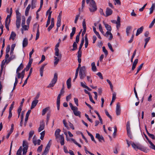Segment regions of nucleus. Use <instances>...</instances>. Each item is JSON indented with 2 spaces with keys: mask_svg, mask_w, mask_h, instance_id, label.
Wrapping results in <instances>:
<instances>
[{
  "mask_svg": "<svg viewBox=\"0 0 155 155\" xmlns=\"http://www.w3.org/2000/svg\"><path fill=\"white\" fill-rule=\"evenodd\" d=\"M59 43L60 42H59L57 43L55 46V52L54 53V55L55 56L58 57V58L56 56L54 57V64L55 66L58 64L59 60L61 59L62 57L61 54L59 53V50L58 48V47L59 46Z\"/></svg>",
  "mask_w": 155,
  "mask_h": 155,
  "instance_id": "nucleus-1",
  "label": "nucleus"
},
{
  "mask_svg": "<svg viewBox=\"0 0 155 155\" xmlns=\"http://www.w3.org/2000/svg\"><path fill=\"white\" fill-rule=\"evenodd\" d=\"M79 75L81 79H83L86 76V70L85 67L83 66L80 69Z\"/></svg>",
  "mask_w": 155,
  "mask_h": 155,
  "instance_id": "nucleus-2",
  "label": "nucleus"
},
{
  "mask_svg": "<svg viewBox=\"0 0 155 155\" xmlns=\"http://www.w3.org/2000/svg\"><path fill=\"white\" fill-rule=\"evenodd\" d=\"M89 9L91 12H94L97 10V7L95 1L91 0L90 3Z\"/></svg>",
  "mask_w": 155,
  "mask_h": 155,
  "instance_id": "nucleus-3",
  "label": "nucleus"
},
{
  "mask_svg": "<svg viewBox=\"0 0 155 155\" xmlns=\"http://www.w3.org/2000/svg\"><path fill=\"white\" fill-rule=\"evenodd\" d=\"M58 79V74L55 73L54 74V78L52 79L51 82L48 86V87H53L56 83Z\"/></svg>",
  "mask_w": 155,
  "mask_h": 155,
  "instance_id": "nucleus-4",
  "label": "nucleus"
},
{
  "mask_svg": "<svg viewBox=\"0 0 155 155\" xmlns=\"http://www.w3.org/2000/svg\"><path fill=\"white\" fill-rule=\"evenodd\" d=\"M131 145L132 147L135 150H136V149L143 151H144L146 150L145 148L144 147L140 144L137 145L134 143H133L131 144Z\"/></svg>",
  "mask_w": 155,
  "mask_h": 155,
  "instance_id": "nucleus-5",
  "label": "nucleus"
},
{
  "mask_svg": "<svg viewBox=\"0 0 155 155\" xmlns=\"http://www.w3.org/2000/svg\"><path fill=\"white\" fill-rule=\"evenodd\" d=\"M111 22L113 23L116 24V27L117 29H118L120 26V17L118 16L117 17V21L115 20H112Z\"/></svg>",
  "mask_w": 155,
  "mask_h": 155,
  "instance_id": "nucleus-6",
  "label": "nucleus"
},
{
  "mask_svg": "<svg viewBox=\"0 0 155 155\" xmlns=\"http://www.w3.org/2000/svg\"><path fill=\"white\" fill-rule=\"evenodd\" d=\"M126 127L127 135L130 138L132 139L133 137L130 131V121L127 122Z\"/></svg>",
  "mask_w": 155,
  "mask_h": 155,
  "instance_id": "nucleus-7",
  "label": "nucleus"
},
{
  "mask_svg": "<svg viewBox=\"0 0 155 155\" xmlns=\"http://www.w3.org/2000/svg\"><path fill=\"white\" fill-rule=\"evenodd\" d=\"M24 68V65L22 63H21L16 70V74H17V77L18 78H21V74L19 71L22 70Z\"/></svg>",
  "mask_w": 155,
  "mask_h": 155,
  "instance_id": "nucleus-8",
  "label": "nucleus"
},
{
  "mask_svg": "<svg viewBox=\"0 0 155 155\" xmlns=\"http://www.w3.org/2000/svg\"><path fill=\"white\" fill-rule=\"evenodd\" d=\"M121 109L120 108V104L119 103H117L116 105V112L117 115L118 116L120 113Z\"/></svg>",
  "mask_w": 155,
  "mask_h": 155,
  "instance_id": "nucleus-9",
  "label": "nucleus"
},
{
  "mask_svg": "<svg viewBox=\"0 0 155 155\" xmlns=\"http://www.w3.org/2000/svg\"><path fill=\"white\" fill-rule=\"evenodd\" d=\"M95 137L99 141L101 142H102V140L104 142L105 141L102 135H101L98 133L96 134Z\"/></svg>",
  "mask_w": 155,
  "mask_h": 155,
  "instance_id": "nucleus-10",
  "label": "nucleus"
},
{
  "mask_svg": "<svg viewBox=\"0 0 155 155\" xmlns=\"http://www.w3.org/2000/svg\"><path fill=\"white\" fill-rule=\"evenodd\" d=\"M45 123L43 121H42L40 123V127L38 129V132H40L43 130L45 128Z\"/></svg>",
  "mask_w": 155,
  "mask_h": 155,
  "instance_id": "nucleus-11",
  "label": "nucleus"
},
{
  "mask_svg": "<svg viewBox=\"0 0 155 155\" xmlns=\"http://www.w3.org/2000/svg\"><path fill=\"white\" fill-rule=\"evenodd\" d=\"M82 25L83 28V31L82 33V36H83L85 33L86 30V27L85 19H84L83 21Z\"/></svg>",
  "mask_w": 155,
  "mask_h": 155,
  "instance_id": "nucleus-12",
  "label": "nucleus"
},
{
  "mask_svg": "<svg viewBox=\"0 0 155 155\" xmlns=\"http://www.w3.org/2000/svg\"><path fill=\"white\" fill-rule=\"evenodd\" d=\"M145 137L147 140L148 141L149 144H150V148L155 150V145L148 138L147 136L145 135Z\"/></svg>",
  "mask_w": 155,
  "mask_h": 155,
  "instance_id": "nucleus-13",
  "label": "nucleus"
},
{
  "mask_svg": "<svg viewBox=\"0 0 155 155\" xmlns=\"http://www.w3.org/2000/svg\"><path fill=\"white\" fill-rule=\"evenodd\" d=\"M113 13L112 10L109 8H107L106 10V17H107L109 15H111Z\"/></svg>",
  "mask_w": 155,
  "mask_h": 155,
  "instance_id": "nucleus-14",
  "label": "nucleus"
},
{
  "mask_svg": "<svg viewBox=\"0 0 155 155\" xmlns=\"http://www.w3.org/2000/svg\"><path fill=\"white\" fill-rule=\"evenodd\" d=\"M38 102V100L36 99L34 100L32 102L31 109H32L34 108L36 106Z\"/></svg>",
  "mask_w": 155,
  "mask_h": 155,
  "instance_id": "nucleus-15",
  "label": "nucleus"
},
{
  "mask_svg": "<svg viewBox=\"0 0 155 155\" xmlns=\"http://www.w3.org/2000/svg\"><path fill=\"white\" fill-rule=\"evenodd\" d=\"M78 110V108L77 107V109L74 108V110H72L73 111V113H74V114L75 116H79V117H80L81 113V112L80 111Z\"/></svg>",
  "mask_w": 155,
  "mask_h": 155,
  "instance_id": "nucleus-16",
  "label": "nucleus"
},
{
  "mask_svg": "<svg viewBox=\"0 0 155 155\" xmlns=\"http://www.w3.org/2000/svg\"><path fill=\"white\" fill-rule=\"evenodd\" d=\"M143 28H144L143 26H141L140 28H138L137 30V32L136 34V36H137L140 33H141L143 31Z\"/></svg>",
  "mask_w": 155,
  "mask_h": 155,
  "instance_id": "nucleus-17",
  "label": "nucleus"
},
{
  "mask_svg": "<svg viewBox=\"0 0 155 155\" xmlns=\"http://www.w3.org/2000/svg\"><path fill=\"white\" fill-rule=\"evenodd\" d=\"M50 145L49 144V143H48L45 147V150L43 153V154H45V155H46L47 153H48V152L49 151V150L50 149Z\"/></svg>",
  "mask_w": 155,
  "mask_h": 155,
  "instance_id": "nucleus-18",
  "label": "nucleus"
},
{
  "mask_svg": "<svg viewBox=\"0 0 155 155\" xmlns=\"http://www.w3.org/2000/svg\"><path fill=\"white\" fill-rule=\"evenodd\" d=\"M103 24L106 29L107 30V31H111L112 30L111 26L108 24L105 23L104 21H103Z\"/></svg>",
  "mask_w": 155,
  "mask_h": 155,
  "instance_id": "nucleus-19",
  "label": "nucleus"
},
{
  "mask_svg": "<svg viewBox=\"0 0 155 155\" xmlns=\"http://www.w3.org/2000/svg\"><path fill=\"white\" fill-rule=\"evenodd\" d=\"M28 39L26 38H25L23 40L22 46L23 48H25L28 45Z\"/></svg>",
  "mask_w": 155,
  "mask_h": 155,
  "instance_id": "nucleus-20",
  "label": "nucleus"
},
{
  "mask_svg": "<svg viewBox=\"0 0 155 155\" xmlns=\"http://www.w3.org/2000/svg\"><path fill=\"white\" fill-rule=\"evenodd\" d=\"M67 87L69 89L71 87V78H69L67 81L66 82Z\"/></svg>",
  "mask_w": 155,
  "mask_h": 155,
  "instance_id": "nucleus-21",
  "label": "nucleus"
},
{
  "mask_svg": "<svg viewBox=\"0 0 155 155\" xmlns=\"http://www.w3.org/2000/svg\"><path fill=\"white\" fill-rule=\"evenodd\" d=\"M21 20V19H19V18L16 19V27L18 29L20 26Z\"/></svg>",
  "mask_w": 155,
  "mask_h": 155,
  "instance_id": "nucleus-22",
  "label": "nucleus"
},
{
  "mask_svg": "<svg viewBox=\"0 0 155 155\" xmlns=\"http://www.w3.org/2000/svg\"><path fill=\"white\" fill-rule=\"evenodd\" d=\"M39 25H38L37 23H36L34 24L33 26V31L35 32V31L39 29Z\"/></svg>",
  "mask_w": 155,
  "mask_h": 155,
  "instance_id": "nucleus-23",
  "label": "nucleus"
},
{
  "mask_svg": "<svg viewBox=\"0 0 155 155\" xmlns=\"http://www.w3.org/2000/svg\"><path fill=\"white\" fill-rule=\"evenodd\" d=\"M76 29V28L75 27H73L72 28V32L71 33L70 35L71 39H72V37L75 33Z\"/></svg>",
  "mask_w": 155,
  "mask_h": 155,
  "instance_id": "nucleus-24",
  "label": "nucleus"
},
{
  "mask_svg": "<svg viewBox=\"0 0 155 155\" xmlns=\"http://www.w3.org/2000/svg\"><path fill=\"white\" fill-rule=\"evenodd\" d=\"M108 35H110L109 40H111L112 39L113 37L112 34L110 32V31H107L104 35L106 37H107Z\"/></svg>",
  "mask_w": 155,
  "mask_h": 155,
  "instance_id": "nucleus-25",
  "label": "nucleus"
},
{
  "mask_svg": "<svg viewBox=\"0 0 155 155\" xmlns=\"http://www.w3.org/2000/svg\"><path fill=\"white\" fill-rule=\"evenodd\" d=\"M60 132L61 130L59 129H58L56 130L55 132V136L56 139L59 138V135Z\"/></svg>",
  "mask_w": 155,
  "mask_h": 155,
  "instance_id": "nucleus-26",
  "label": "nucleus"
},
{
  "mask_svg": "<svg viewBox=\"0 0 155 155\" xmlns=\"http://www.w3.org/2000/svg\"><path fill=\"white\" fill-rule=\"evenodd\" d=\"M138 59H136L134 60L132 65V70H134V69L136 67V65H137L138 63Z\"/></svg>",
  "mask_w": 155,
  "mask_h": 155,
  "instance_id": "nucleus-27",
  "label": "nucleus"
},
{
  "mask_svg": "<svg viewBox=\"0 0 155 155\" xmlns=\"http://www.w3.org/2000/svg\"><path fill=\"white\" fill-rule=\"evenodd\" d=\"M16 36V34L15 33L14 31H12L10 35L9 39H12L13 40H14L15 39Z\"/></svg>",
  "mask_w": 155,
  "mask_h": 155,
  "instance_id": "nucleus-28",
  "label": "nucleus"
},
{
  "mask_svg": "<svg viewBox=\"0 0 155 155\" xmlns=\"http://www.w3.org/2000/svg\"><path fill=\"white\" fill-rule=\"evenodd\" d=\"M60 143L61 145H63L64 144V137L63 135H60Z\"/></svg>",
  "mask_w": 155,
  "mask_h": 155,
  "instance_id": "nucleus-29",
  "label": "nucleus"
},
{
  "mask_svg": "<svg viewBox=\"0 0 155 155\" xmlns=\"http://www.w3.org/2000/svg\"><path fill=\"white\" fill-rule=\"evenodd\" d=\"M155 8V4L154 3L152 4L151 7L149 8L150 10V14H151L153 12L154 9Z\"/></svg>",
  "mask_w": 155,
  "mask_h": 155,
  "instance_id": "nucleus-30",
  "label": "nucleus"
},
{
  "mask_svg": "<svg viewBox=\"0 0 155 155\" xmlns=\"http://www.w3.org/2000/svg\"><path fill=\"white\" fill-rule=\"evenodd\" d=\"M23 148H22L23 150V155H25L27 151V150L28 149V147H27L26 146H23Z\"/></svg>",
  "mask_w": 155,
  "mask_h": 155,
  "instance_id": "nucleus-31",
  "label": "nucleus"
},
{
  "mask_svg": "<svg viewBox=\"0 0 155 155\" xmlns=\"http://www.w3.org/2000/svg\"><path fill=\"white\" fill-rule=\"evenodd\" d=\"M91 66L92 67V70L93 71H96L97 70L96 67L95 65L94 62H93L91 64Z\"/></svg>",
  "mask_w": 155,
  "mask_h": 155,
  "instance_id": "nucleus-32",
  "label": "nucleus"
},
{
  "mask_svg": "<svg viewBox=\"0 0 155 155\" xmlns=\"http://www.w3.org/2000/svg\"><path fill=\"white\" fill-rule=\"evenodd\" d=\"M49 109L50 107H47L44 109L42 110V115H45L46 112L49 110Z\"/></svg>",
  "mask_w": 155,
  "mask_h": 155,
  "instance_id": "nucleus-33",
  "label": "nucleus"
},
{
  "mask_svg": "<svg viewBox=\"0 0 155 155\" xmlns=\"http://www.w3.org/2000/svg\"><path fill=\"white\" fill-rule=\"evenodd\" d=\"M41 141L40 139H38L37 140H33V142L35 145H36V144L40 145V144Z\"/></svg>",
  "mask_w": 155,
  "mask_h": 155,
  "instance_id": "nucleus-34",
  "label": "nucleus"
},
{
  "mask_svg": "<svg viewBox=\"0 0 155 155\" xmlns=\"http://www.w3.org/2000/svg\"><path fill=\"white\" fill-rule=\"evenodd\" d=\"M22 150V147L21 146L19 149L17 151L16 155H21V152Z\"/></svg>",
  "mask_w": 155,
  "mask_h": 155,
  "instance_id": "nucleus-35",
  "label": "nucleus"
},
{
  "mask_svg": "<svg viewBox=\"0 0 155 155\" xmlns=\"http://www.w3.org/2000/svg\"><path fill=\"white\" fill-rule=\"evenodd\" d=\"M16 19L17 18H19V19L21 18V13L19 12L18 10H17L16 11Z\"/></svg>",
  "mask_w": 155,
  "mask_h": 155,
  "instance_id": "nucleus-36",
  "label": "nucleus"
},
{
  "mask_svg": "<svg viewBox=\"0 0 155 155\" xmlns=\"http://www.w3.org/2000/svg\"><path fill=\"white\" fill-rule=\"evenodd\" d=\"M116 94L114 92L113 94V96H112V98L111 101L110 103V105H111L112 103L114 101L115 99L116 98Z\"/></svg>",
  "mask_w": 155,
  "mask_h": 155,
  "instance_id": "nucleus-37",
  "label": "nucleus"
},
{
  "mask_svg": "<svg viewBox=\"0 0 155 155\" xmlns=\"http://www.w3.org/2000/svg\"><path fill=\"white\" fill-rule=\"evenodd\" d=\"M14 124H12L11 125V128L10 130V131L8 134L9 135V136H10L11 134L12 133V132L13 131V130H14Z\"/></svg>",
  "mask_w": 155,
  "mask_h": 155,
  "instance_id": "nucleus-38",
  "label": "nucleus"
},
{
  "mask_svg": "<svg viewBox=\"0 0 155 155\" xmlns=\"http://www.w3.org/2000/svg\"><path fill=\"white\" fill-rule=\"evenodd\" d=\"M84 42V39L83 38H82L81 43L80 44L79 50H81V49Z\"/></svg>",
  "mask_w": 155,
  "mask_h": 155,
  "instance_id": "nucleus-39",
  "label": "nucleus"
},
{
  "mask_svg": "<svg viewBox=\"0 0 155 155\" xmlns=\"http://www.w3.org/2000/svg\"><path fill=\"white\" fill-rule=\"evenodd\" d=\"M143 63L141 64L137 68V69L136 73L135 74H137L139 71L141 69L143 65Z\"/></svg>",
  "mask_w": 155,
  "mask_h": 155,
  "instance_id": "nucleus-40",
  "label": "nucleus"
},
{
  "mask_svg": "<svg viewBox=\"0 0 155 155\" xmlns=\"http://www.w3.org/2000/svg\"><path fill=\"white\" fill-rule=\"evenodd\" d=\"M99 29L100 31L102 33V34L104 35V32L102 28V25L101 24L99 25Z\"/></svg>",
  "mask_w": 155,
  "mask_h": 155,
  "instance_id": "nucleus-41",
  "label": "nucleus"
},
{
  "mask_svg": "<svg viewBox=\"0 0 155 155\" xmlns=\"http://www.w3.org/2000/svg\"><path fill=\"white\" fill-rule=\"evenodd\" d=\"M77 43L76 42H74L73 45V48L71 50L72 51H74L77 49Z\"/></svg>",
  "mask_w": 155,
  "mask_h": 155,
  "instance_id": "nucleus-42",
  "label": "nucleus"
},
{
  "mask_svg": "<svg viewBox=\"0 0 155 155\" xmlns=\"http://www.w3.org/2000/svg\"><path fill=\"white\" fill-rule=\"evenodd\" d=\"M21 120L20 123V126L21 127H22L23 124V113H21Z\"/></svg>",
  "mask_w": 155,
  "mask_h": 155,
  "instance_id": "nucleus-43",
  "label": "nucleus"
},
{
  "mask_svg": "<svg viewBox=\"0 0 155 155\" xmlns=\"http://www.w3.org/2000/svg\"><path fill=\"white\" fill-rule=\"evenodd\" d=\"M71 140L74 142V143H75V144H76V145H77L78 146V147H81V145L79 144L74 139H73V138H72L71 139Z\"/></svg>",
  "mask_w": 155,
  "mask_h": 155,
  "instance_id": "nucleus-44",
  "label": "nucleus"
},
{
  "mask_svg": "<svg viewBox=\"0 0 155 155\" xmlns=\"http://www.w3.org/2000/svg\"><path fill=\"white\" fill-rule=\"evenodd\" d=\"M71 140L74 142V143H75V144H76V145H77L78 146V147H81V145L79 144L74 139H73V138H72L71 139Z\"/></svg>",
  "mask_w": 155,
  "mask_h": 155,
  "instance_id": "nucleus-45",
  "label": "nucleus"
},
{
  "mask_svg": "<svg viewBox=\"0 0 155 155\" xmlns=\"http://www.w3.org/2000/svg\"><path fill=\"white\" fill-rule=\"evenodd\" d=\"M107 82L109 84L110 87V88L112 91L113 90V86L112 85V84L111 82L108 79L107 80Z\"/></svg>",
  "mask_w": 155,
  "mask_h": 155,
  "instance_id": "nucleus-46",
  "label": "nucleus"
},
{
  "mask_svg": "<svg viewBox=\"0 0 155 155\" xmlns=\"http://www.w3.org/2000/svg\"><path fill=\"white\" fill-rule=\"evenodd\" d=\"M10 14L9 15H8L7 16V17L6 18H7V19H8V18H9V19H10V18L11 16V15H12V8H10Z\"/></svg>",
  "mask_w": 155,
  "mask_h": 155,
  "instance_id": "nucleus-47",
  "label": "nucleus"
},
{
  "mask_svg": "<svg viewBox=\"0 0 155 155\" xmlns=\"http://www.w3.org/2000/svg\"><path fill=\"white\" fill-rule=\"evenodd\" d=\"M61 19H58L57 22V26L58 28L61 25Z\"/></svg>",
  "mask_w": 155,
  "mask_h": 155,
  "instance_id": "nucleus-48",
  "label": "nucleus"
},
{
  "mask_svg": "<svg viewBox=\"0 0 155 155\" xmlns=\"http://www.w3.org/2000/svg\"><path fill=\"white\" fill-rule=\"evenodd\" d=\"M7 61H6V60H5V61H4V60H3V61L2 62L1 65V70H2L3 69V68L5 64V63H7Z\"/></svg>",
  "mask_w": 155,
  "mask_h": 155,
  "instance_id": "nucleus-49",
  "label": "nucleus"
},
{
  "mask_svg": "<svg viewBox=\"0 0 155 155\" xmlns=\"http://www.w3.org/2000/svg\"><path fill=\"white\" fill-rule=\"evenodd\" d=\"M80 12L79 14L78 15H77L76 16L75 19L74 20L75 23L76 24L77 23V21L78 20L79 17L80 16Z\"/></svg>",
  "mask_w": 155,
  "mask_h": 155,
  "instance_id": "nucleus-50",
  "label": "nucleus"
},
{
  "mask_svg": "<svg viewBox=\"0 0 155 155\" xmlns=\"http://www.w3.org/2000/svg\"><path fill=\"white\" fill-rule=\"evenodd\" d=\"M103 51L105 53V55L107 56L108 54V53L107 50L106 49L105 47L103 46L102 47Z\"/></svg>",
  "mask_w": 155,
  "mask_h": 155,
  "instance_id": "nucleus-51",
  "label": "nucleus"
},
{
  "mask_svg": "<svg viewBox=\"0 0 155 155\" xmlns=\"http://www.w3.org/2000/svg\"><path fill=\"white\" fill-rule=\"evenodd\" d=\"M107 45L108 47V48L111 50V51L112 52H113L114 51L110 43H108L107 44Z\"/></svg>",
  "mask_w": 155,
  "mask_h": 155,
  "instance_id": "nucleus-52",
  "label": "nucleus"
},
{
  "mask_svg": "<svg viewBox=\"0 0 155 155\" xmlns=\"http://www.w3.org/2000/svg\"><path fill=\"white\" fill-rule=\"evenodd\" d=\"M22 26V28H23V29L25 30H28V28H29V26H27V25H25V24L23 25H21Z\"/></svg>",
  "mask_w": 155,
  "mask_h": 155,
  "instance_id": "nucleus-53",
  "label": "nucleus"
},
{
  "mask_svg": "<svg viewBox=\"0 0 155 155\" xmlns=\"http://www.w3.org/2000/svg\"><path fill=\"white\" fill-rule=\"evenodd\" d=\"M15 46V44H13L11 46V53H13V51L14 50V49Z\"/></svg>",
  "mask_w": 155,
  "mask_h": 155,
  "instance_id": "nucleus-54",
  "label": "nucleus"
},
{
  "mask_svg": "<svg viewBox=\"0 0 155 155\" xmlns=\"http://www.w3.org/2000/svg\"><path fill=\"white\" fill-rule=\"evenodd\" d=\"M39 30L38 29V30H37V33L36 35V37L35 38V40H37L39 38Z\"/></svg>",
  "mask_w": 155,
  "mask_h": 155,
  "instance_id": "nucleus-55",
  "label": "nucleus"
},
{
  "mask_svg": "<svg viewBox=\"0 0 155 155\" xmlns=\"http://www.w3.org/2000/svg\"><path fill=\"white\" fill-rule=\"evenodd\" d=\"M78 58H81V51L80 50H79L78 52Z\"/></svg>",
  "mask_w": 155,
  "mask_h": 155,
  "instance_id": "nucleus-56",
  "label": "nucleus"
},
{
  "mask_svg": "<svg viewBox=\"0 0 155 155\" xmlns=\"http://www.w3.org/2000/svg\"><path fill=\"white\" fill-rule=\"evenodd\" d=\"M47 64H44L43 65H42V66L41 67L40 69V72H43L44 69L46 65Z\"/></svg>",
  "mask_w": 155,
  "mask_h": 155,
  "instance_id": "nucleus-57",
  "label": "nucleus"
},
{
  "mask_svg": "<svg viewBox=\"0 0 155 155\" xmlns=\"http://www.w3.org/2000/svg\"><path fill=\"white\" fill-rule=\"evenodd\" d=\"M105 112L107 116L110 119H111L112 118L111 116L109 114L108 112L106 110H105Z\"/></svg>",
  "mask_w": 155,
  "mask_h": 155,
  "instance_id": "nucleus-58",
  "label": "nucleus"
},
{
  "mask_svg": "<svg viewBox=\"0 0 155 155\" xmlns=\"http://www.w3.org/2000/svg\"><path fill=\"white\" fill-rule=\"evenodd\" d=\"M69 105H70V107H71V108L72 110H74V108L76 109L77 108V107L73 106L72 104L71 103H69Z\"/></svg>",
  "mask_w": 155,
  "mask_h": 155,
  "instance_id": "nucleus-59",
  "label": "nucleus"
},
{
  "mask_svg": "<svg viewBox=\"0 0 155 155\" xmlns=\"http://www.w3.org/2000/svg\"><path fill=\"white\" fill-rule=\"evenodd\" d=\"M25 73L24 71H22L21 74V81L24 77L25 75Z\"/></svg>",
  "mask_w": 155,
  "mask_h": 155,
  "instance_id": "nucleus-60",
  "label": "nucleus"
},
{
  "mask_svg": "<svg viewBox=\"0 0 155 155\" xmlns=\"http://www.w3.org/2000/svg\"><path fill=\"white\" fill-rule=\"evenodd\" d=\"M42 145H41L40 146H39L37 149V151L38 152H41L42 150Z\"/></svg>",
  "mask_w": 155,
  "mask_h": 155,
  "instance_id": "nucleus-61",
  "label": "nucleus"
},
{
  "mask_svg": "<svg viewBox=\"0 0 155 155\" xmlns=\"http://www.w3.org/2000/svg\"><path fill=\"white\" fill-rule=\"evenodd\" d=\"M31 17L30 16H29L27 20V21H26V22H27V24L28 25H29V24L30 23V21L31 20Z\"/></svg>",
  "mask_w": 155,
  "mask_h": 155,
  "instance_id": "nucleus-62",
  "label": "nucleus"
},
{
  "mask_svg": "<svg viewBox=\"0 0 155 155\" xmlns=\"http://www.w3.org/2000/svg\"><path fill=\"white\" fill-rule=\"evenodd\" d=\"M54 25L51 24V25L49 26L48 28V30L49 31L54 26Z\"/></svg>",
  "mask_w": 155,
  "mask_h": 155,
  "instance_id": "nucleus-63",
  "label": "nucleus"
},
{
  "mask_svg": "<svg viewBox=\"0 0 155 155\" xmlns=\"http://www.w3.org/2000/svg\"><path fill=\"white\" fill-rule=\"evenodd\" d=\"M84 84H85V82H84V83L83 82H81V87H83L84 88H86V87H87V86L86 85Z\"/></svg>",
  "mask_w": 155,
  "mask_h": 155,
  "instance_id": "nucleus-64",
  "label": "nucleus"
}]
</instances>
